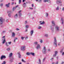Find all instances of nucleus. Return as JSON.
Masks as SVG:
<instances>
[{
  "instance_id": "1",
  "label": "nucleus",
  "mask_w": 64,
  "mask_h": 64,
  "mask_svg": "<svg viewBox=\"0 0 64 64\" xmlns=\"http://www.w3.org/2000/svg\"><path fill=\"white\" fill-rule=\"evenodd\" d=\"M5 21V19H3L2 17H0V24H3V23Z\"/></svg>"
},
{
  "instance_id": "2",
  "label": "nucleus",
  "mask_w": 64,
  "mask_h": 64,
  "mask_svg": "<svg viewBox=\"0 0 64 64\" xmlns=\"http://www.w3.org/2000/svg\"><path fill=\"white\" fill-rule=\"evenodd\" d=\"M54 42L53 43L54 45H55L56 47L57 46V40L56 37L54 38Z\"/></svg>"
},
{
  "instance_id": "3",
  "label": "nucleus",
  "mask_w": 64,
  "mask_h": 64,
  "mask_svg": "<svg viewBox=\"0 0 64 64\" xmlns=\"http://www.w3.org/2000/svg\"><path fill=\"white\" fill-rule=\"evenodd\" d=\"M60 27L58 26H56L55 27V30L56 31H59Z\"/></svg>"
},
{
  "instance_id": "4",
  "label": "nucleus",
  "mask_w": 64,
  "mask_h": 64,
  "mask_svg": "<svg viewBox=\"0 0 64 64\" xmlns=\"http://www.w3.org/2000/svg\"><path fill=\"white\" fill-rule=\"evenodd\" d=\"M52 24V26H56V24H55V22L54 20H52L51 22Z\"/></svg>"
},
{
  "instance_id": "5",
  "label": "nucleus",
  "mask_w": 64,
  "mask_h": 64,
  "mask_svg": "<svg viewBox=\"0 0 64 64\" xmlns=\"http://www.w3.org/2000/svg\"><path fill=\"white\" fill-rule=\"evenodd\" d=\"M8 16L9 17H11V12L10 11H8Z\"/></svg>"
},
{
  "instance_id": "6",
  "label": "nucleus",
  "mask_w": 64,
  "mask_h": 64,
  "mask_svg": "<svg viewBox=\"0 0 64 64\" xmlns=\"http://www.w3.org/2000/svg\"><path fill=\"white\" fill-rule=\"evenodd\" d=\"M56 4H59V3H62V2L60 0H58L56 1Z\"/></svg>"
},
{
  "instance_id": "7",
  "label": "nucleus",
  "mask_w": 64,
  "mask_h": 64,
  "mask_svg": "<svg viewBox=\"0 0 64 64\" xmlns=\"http://www.w3.org/2000/svg\"><path fill=\"white\" fill-rule=\"evenodd\" d=\"M22 11V10H20L18 12V15L20 17H21V15H22V13L21 12Z\"/></svg>"
},
{
  "instance_id": "8",
  "label": "nucleus",
  "mask_w": 64,
  "mask_h": 64,
  "mask_svg": "<svg viewBox=\"0 0 64 64\" xmlns=\"http://www.w3.org/2000/svg\"><path fill=\"white\" fill-rule=\"evenodd\" d=\"M39 23H40V25H43V24H45V22L44 21H43L42 22V21H40L39 22Z\"/></svg>"
},
{
  "instance_id": "9",
  "label": "nucleus",
  "mask_w": 64,
  "mask_h": 64,
  "mask_svg": "<svg viewBox=\"0 0 64 64\" xmlns=\"http://www.w3.org/2000/svg\"><path fill=\"white\" fill-rule=\"evenodd\" d=\"M6 56H5L2 55L1 56V57L0 58V59L1 60H2L3 58H4V59L6 58Z\"/></svg>"
},
{
  "instance_id": "10",
  "label": "nucleus",
  "mask_w": 64,
  "mask_h": 64,
  "mask_svg": "<svg viewBox=\"0 0 64 64\" xmlns=\"http://www.w3.org/2000/svg\"><path fill=\"white\" fill-rule=\"evenodd\" d=\"M34 32V30H32L30 32V36H32V35H33V33Z\"/></svg>"
},
{
  "instance_id": "11",
  "label": "nucleus",
  "mask_w": 64,
  "mask_h": 64,
  "mask_svg": "<svg viewBox=\"0 0 64 64\" xmlns=\"http://www.w3.org/2000/svg\"><path fill=\"white\" fill-rule=\"evenodd\" d=\"M15 36V33L14 32H12V36L13 38H14Z\"/></svg>"
},
{
  "instance_id": "12",
  "label": "nucleus",
  "mask_w": 64,
  "mask_h": 64,
  "mask_svg": "<svg viewBox=\"0 0 64 64\" xmlns=\"http://www.w3.org/2000/svg\"><path fill=\"white\" fill-rule=\"evenodd\" d=\"M42 52L44 54L46 53V48H44L42 50Z\"/></svg>"
},
{
  "instance_id": "13",
  "label": "nucleus",
  "mask_w": 64,
  "mask_h": 64,
  "mask_svg": "<svg viewBox=\"0 0 64 64\" xmlns=\"http://www.w3.org/2000/svg\"><path fill=\"white\" fill-rule=\"evenodd\" d=\"M36 48H41V46H40L39 44H38L36 46Z\"/></svg>"
},
{
  "instance_id": "14",
  "label": "nucleus",
  "mask_w": 64,
  "mask_h": 64,
  "mask_svg": "<svg viewBox=\"0 0 64 64\" xmlns=\"http://www.w3.org/2000/svg\"><path fill=\"white\" fill-rule=\"evenodd\" d=\"M56 11H59V6H58L56 8Z\"/></svg>"
},
{
  "instance_id": "15",
  "label": "nucleus",
  "mask_w": 64,
  "mask_h": 64,
  "mask_svg": "<svg viewBox=\"0 0 64 64\" xmlns=\"http://www.w3.org/2000/svg\"><path fill=\"white\" fill-rule=\"evenodd\" d=\"M34 44L35 46H36V45H38V42L35 41L34 42Z\"/></svg>"
},
{
  "instance_id": "16",
  "label": "nucleus",
  "mask_w": 64,
  "mask_h": 64,
  "mask_svg": "<svg viewBox=\"0 0 64 64\" xmlns=\"http://www.w3.org/2000/svg\"><path fill=\"white\" fill-rule=\"evenodd\" d=\"M17 39H18V38H14V43H15V42H16V40H17Z\"/></svg>"
},
{
  "instance_id": "17",
  "label": "nucleus",
  "mask_w": 64,
  "mask_h": 64,
  "mask_svg": "<svg viewBox=\"0 0 64 64\" xmlns=\"http://www.w3.org/2000/svg\"><path fill=\"white\" fill-rule=\"evenodd\" d=\"M4 40L3 39L2 40V41H3L2 42L3 44H4V43L5 42H6V40L5 39V38H4Z\"/></svg>"
},
{
  "instance_id": "18",
  "label": "nucleus",
  "mask_w": 64,
  "mask_h": 64,
  "mask_svg": "<svg viewBox=\"0 0 64 64\" xmlns=\"http://www.w3.org/2000/svg\"><path fill=\"white\" fill-rule=\"evenodd\" d=\"M10 4V3H9L7 4L6 5V6L7 7H9V5Z\"/></svg>"
},
{
  "instance_id": "19",
  "label": "nucleus",
  "mask_w": 64,
  "mask_h": 64,
  "mask_svg": "<svg viewBox=\"0 0 64 64\" xmlns=\"http://www.w3.org/2000/svg\"><path fill=\"white\" fill-rule=\"evenodd\" d=\"M23 7H24V8H25V7H26V4L25 3L24 4H23Z\"/></svg>"
},
{
  "instance_id": "20",
  "label": "nucleus",
  "mask_w": 64,
  "mask_h": 64,
  "mask_svg": "<svg viewBox=\"0 0 64 64\" xmlns=\"http://www.w3.org/2000/svg\"><path fill=\"white\" fill-rule=\"evenodd\" d=\"M18 17V14H16L14 16V18L16 19H17Z\"/></svg>"
},
{
  "instance_id": "21",
  "label": "nucleus",
  "mask_w": 64,
  "mask_h": 64,
  "mask_svg": "<svg viewBox=\"0 0 64 64\" xmlns=\"http://www.w3.org/2000/svg\"><path fill=\"white\" fill-rule=\"evenodd\" d=\"M55 54L54 55V57H55L56 56V54H57L58 52H57V51H56L55 52Z\"/></svg>"
},
{
  "instance_id": "22",
  "label": "nucleus",
  "mask_w": 64,
  "mask_h": 64,
  "mask_svg": "<svg viewBox=\"0 0 64 64\" xmlns=\"http://www.w3.org/2000/svg\"><path fill=\"white\" fill-rule=\"evenodd\" d=\"M39 63L38 64H41V60L40 58H38Z\"/></svg>"
},
{
  "instance_id": "23",
  "label": "nucleus",
  "mask_w": 64,
  "mask_h": 64,
  "mask_svg": "<svg viewBox=\"0 0 64 64\" xmlns=\"http://www.w3.org/2000/svg\"><path fill=\"white\" fill-rule=\"evenodd\" d=\"M12 53H11L10 54H9V57H12Z\"/></svg>"
},
{
  "instance_id": "24",
  "label": "nucleus",
  "mask_w": 64,
  "mask_h": 64,
  "mask_svg": "<svg viewBox=\"0 0 64 64\" xmlns=\"http://www.w3.org/2000/svg\"><path fill=\"white\" fill-rule=\"evenodd\" d=\"M30 54H31V55H32V56H35V54L34 53H32V52H30Z\"/></svg>"
},
{
  "instance_id": "25",
  "label": "nucleus",
  "mask_w": 64,
  "mask_h": 64,
  "mask_svg": "<svg viewBox=\"0 0 64 64\" xmlns=\"http://www.w3.org/2000/svg\"><path fill=\"white\" fill-rule=\"evenodd\" d=\"M29 27V26L28 25H26L25 26V27H26V29H27V28H28Z\"/></svg>"
},
{
  "instance_id": "26",
  "label": "nucleus",
  "mask_w": 64,
  "mask_h": 64,
  "mask_svg": "<svg viewBox=\"0 0 64 64\" xmlns=\"http://www.w3.org/2000/svg\"><path fill=\"white\" fill-rule=\"evenodd\" d=\"M42 0H38V3H40L42 2Z\"/></svg>"
},
{
  "instance_id": "27",
  "label": "nucleus",
  "mask_w": 64,
  "mask_h": 64,
  "mask_svg": "<svg viewBox=\"0 0 64 64\" xmlns=\"http://www.w3.org/2000/svg\"><path fill=\"white\" fill-rule=\"evenodd\" d=\"M18 57L19 58H21V55L20 54V53H18Z\"/></svg>"
},
{
  "instance_id": "28",
  "label": "nucleus",
  "mask_w": 64,
  "mask_h": 64,
  "mask_svg": "<svg viewBox=\"0 0 64 64\" xmlns=\"http://www.w3.org/2000/svg\"><path fill=\"white\" fill-rule=\"evenodd\" d=\"M5 45L6 46H7V47L9 46V44H8V43H7V42L6 43Z\"/></svg>"
},
{
  "instance_id": "29",
  "label": "nucleus",
  "mask_w": 64,
  "mask_h": 64,
  "mask_svg": "<svg viewBox=\"0 0 64 64\" xmlns=\"http://www.w3.org/2000/svg\"><path fill=\"white\" fill-rule=\"evenodd\" d=\"M45 37H48V34H46L44 35Z\"/></svg>"
},
{
  "instance_id": "30",
  "label": "nucleus",
  "mask_w": 64,
  "mask_h": 64,
  "mask_svg": "<svg viewBox=\"0 0 64 64\" xmlns=\"http://www.w3.org/2000/svg\"><path fill=\"white\" fill-rule=\"evenodd\" d=\"M51 30L52 32H53V31H54V28H51Z\"/></svg>"
},
{
  "instance_id": "31",
  "label": "nucleus",
  "mask_w": 64,
  "mask_h": 64,
  "mask_svg": "<svg viewBox=\"0 0 64 64\" xmlns=\"http://www.w3.org/2000/svg\"><path fill=\"white\" fill-rule=\"evenodd\" d=\"M26 46H24L21 47V48H25Z\"/></svg>"
},
{
  "instance_id": "32",
  "label": "nucleus",
  "mask_w": 64,
  "mask_h": 64,
  "mask_svg": "<svg viewBox=\"0 0 64 64\" xmlns=\"http://www.w3.org/2000/svg\"><path fill=\"white\" fill-rule=\"evenodd\" d=\"M26 54L27 55H30V53L29 52H28L26 53Z\"/></svg>"
},
{
  "instance_id": "33",
  "label": "nucleus",
  "mask_w": 64,
  "mask_h": 64,
  "mask_svg": "<svg viewBox=\"0 0 64 64\" xmlns=\"http://www.w3.org/2000/svg\"><path fill=\"white\" fill-rule=\"evenodd\" d=\"M15 9H16V8L14 7L12 9V11H14V10H15Z\"/></svg>"
},
{
  "instance_id": "34",
  "label": "nucleus",
  "mask_w": 64,
  "mask_h": 64,
  "mask_svg": "<svg viewBox=\"0 0 64 64\" xmlns=\"http://www.w3.org/2000/svg\"><path fill=\"white\" fill-rule=\"evenodd\" d=\"M24 23L25 24H27V23H28L27 21V20H26L24 22Z\"/></svg>"
},
{
  "instance_id": "35",
  "label": "nucleus",
  "mask_w": 64,
  "mask_h": 64,
  "mask_svg": "<svg viewBox=\"0 0 64 64\" xmlns=\"http://www.w3.org/2000/svg\"><path fill=\"white\" fill-rule=\"evenodd\" d=\"M40 43H43V40H40Z\"/></svg>"
},
{
  "instance_id": "36",
  "label": "nucleus",
  "mask_w": 64,
  "mask_h": 64,
  "mask_svg": "<svg viewBox=\"0 0 64 64\" xmlns=\"http://www.w3.org/2000/svg\"><path fill=\"white\" fill-rule=\"evenodd\" d=\"M47 2H48V3H50V4H51V1H50V0H48V1H47Z\"/></svg>"
},
{
  "instance_id": "37",
  "label": "nucleus",
  "mask_w": 64,
  "mask_h": 64,
  "mask_svg": "<svg viewBox=\"0 0 64 64\" xmlns=\"http://www.w3.org/2000/svg\"><path fill=\"white\" fill-rule=\"evenodd\" d=\"M42 27L41 26H39L38 28V29H41Z\"/></svg>"
},
{
  "instance_id": "38",
  "label": "nucleus",
  "mask_w": 64,
  "mask_h": 64,
  "mask_svg": "<svg viewBox=\"0 0 64 64\" xmlns=\"http://www.w3.org/2000/svg\"><path fill=\"white\" fill-rule=\"evenodd\" d=\"M21 50L22 51H24V50H25V48H22Z\"/></svg>"
},
{
  "instance_id": "39",
  "label": "nucleus",
  "mask_w": 64,
  "mask_h": 64,
  "mask_svg": "<svg viewBox=\"0 0 64 64\" xmlns=\"http://www.w3.org/2000/svg\"><path fill=\"white\" fill-rule=\"evenodd\" d=\"M24 38H25L24 37H22L21 38V39H22V40H24Z\"/></svg>"
},
{
  "instance_id": "40",
  "label": "nucleus",
  "mask_w": 64,
  "mask_h": 64,
  "mask_svg": "<svg viewBox=\"0 0 64 64\" xmlns=\"http://www.w3.org/2000/svg\"><path fill=\"white\" fill-rule=\"evenodd\" d=\"M10 48H7L6 49V50L7 51H10Z\"/></svg>"
},
{
  "instance_id": "41",
  "label": "nucleus",
  "mask_w": 64,
  "mask_h": 64,
  "mask_svg": "<svg viewBox=\"0 0 64 64\" xmlns=\"http://www.w3.org/2000/svg\"><path fill=\"white\" fill-rule=\"evenodd\" d=\"M48 0H44L43 1L44 2H45V3L46 2H47Z\"/></svg>"
},
{
  "instance_id": "42",
  "label": "nucleus",
  "mask_w": 64,
  "mask_h": 64,
  "mask_svg": "<svg viewBox=\"0 0 64 64\" xmlns=\"http://www.w3.org/2000/svg\"><path fill=\"white\" fill-rule=\"evenodd\" d=\"M48 13H46V17H48Z\"/></svg>"
},
{
  "instance_id": "43",
  "label": "nucleus",
  "mask_w": 64,
  "mask_h": 64,
  "mask_svg": "<svg viewBox=\"0 0 64 64\" xmlns=\"http://www.w3.org/2000/svg\"><path fill=\"white\" fill-rule=\"evenodd\" d=\"M19 6L18 5H17V6H15V7H14L16 9V8L18 7Z\"/></svg>"
},
{
  "instance_id": "44",
  "label": "nucleus",
  "mask_w": 64,
  "mask_h": 64,
  "mask_svg": "<svg viewBox=\"0 0 64 64\" xmlns=\"http://www.w3.org/2000/svg\"><path fill=\"white\" fill-rule=\"evenodd\" d=\"M3 4H0V6L1 7H2V6H3Z\"/></svg>"
},
{
  "instance_id": "45",
  "label": "nucleus",
  "mask_w": 64,
  "mask_h": 64,
  "mask_svg": "<svg viewBox=\"0 0 64 64\" xmlns=\"http://www.w3.org/2000/svg\"><path fill=\"white\" fill-rule=\"evenodd\" d=\"M22 61L23 62H25V61H24V60H23V59L22 60Z\"/></svg>"
},
{
  "instance_id": "46",
  "label": "nucleus",
  "mask_w": 64,
  "mask_h": 64,
  "mask_svg": "<svg viewBox=\"0 0 64 64\" xmlns=\"http://www.w3.org/2000/svg\"><path fill=\"white\" fill-rule=\"evenodd\" d=\"M6 64V62L5 61H4L3 62V63H2V64Z\"/></svg>"
},
{
  "instance_id": "47",
  "label": "nucleus",
  "mask_w": 64,
  "mask_h": 64,
  "mask_svg": "<svg viewBox=\"0 0 64 64\" xmlns=\"http://www.w3.org/2000/svg\"><path fill=\"white\" fill-rule=\"evenodd\" d=\"M5 32H6V31L4 30V31H3L2 33H5Z\"/></svg>"
},
{
  "instance_id": "48",
  "label": "nucleus",
  "mask_w": 64,
  "mask_h": 64,
  "mask_svg": "<svg viewBox=\"0 0 64 64\" xmlns=\"http://www.w3.org/2000/svg\"><path fill=\"white\" fill-rule=\"evenodd\" d=\"M21 0H19V4H20V3H21Z\"/></svg>"
},
{
  "instance_id": "49",
  "label": "nucleus",
  "mask_w": 64,
  "mask_h": 64,
  "mask_svg": "<svg viewBox=\"0 0 64 64\" xmlns=\"http://www.w3.org/2000/svg\"><path fill=\"white\" fill-rule=\"evenodd\" d=\"M8 44H11V42H8Z\"/></svg>"
},
{
  "instance_id": "50",
  "label": "nucleus",
  "mask_w": 64,
  "mask_h": 64,
  "mask_svg": "<svg viewBox=\"0 0 64 64\" xmlns=\"http://www.w3.org/2000/svg\"><path fill=\"white\" fill-rule=\"evenodd\" d=\"M16 30H17V31H18V30H20V29L17 28L16 29Z\"/></svg>"
},
{
  "instance_id": "51",
  "label": "nucleus",
  "mask_w": 64,
  "mask_h": 64,
  "mask_svg": "<svg viewBox=\"0 0 64 64\" xmlns=\"http://www.w3.org/2000/svg\"><path fill=\"white\" fill-rule=\"evenodd\" d=\"M14 4V2H12L11 5H13Z\"/></svg>"
},
{
  "instance_id": "52",
  "label": "nucleus",
  "mask_w": 64,
  "mask_h": 64,
  "mask_svg": "<svg viewBox=\"0 0 64 64\" xmlns=\"http://www.w3.org/2000/svg\"><path fill=\"white\" fill-rule=\"evenodd\" d=\"M62 11H64V7L62 8Z\"/></svg>"
},
{
  "instance_id": "53",
  "label": "nucleus",
  "mask_w": 64,
  "mask_h": 64,
  "mask_svg": "<svg viewBox=\"0 0 64 64\" xmlns=\"http://www.w3.org/2000/svg\"><path fill=\"white\" fill-rule=\"evenodd\" d=\"M30 8L31 10H32L33 9V8Z\"/></svg>"
},
{
  "instance_id": "54",
  "label": "nucleus",
  "mask_w": 64,
  "mask_h": 64,
  "mask_svg": "<svg viewBox=\"0 0 64 64\" xmlns=\"http://www.w3.org/2000/svg\"><path fill=\"white\" fill-rule=\"evenodd\" d=\"M32 7H33L34 6V4H32Z\"/></svg>"
},
{
  "instance_id": "55",
  "label": "nucleus",
  "mask_w": 64,
  "mask_h": 64,
  "mask_svg": "<svg viewBox=\"0 0 64 64\" xmlns=\"http://www.w3.org/2000/svg\"><path fill=\"white\" fill-rule=\"evenodd\" d=\"M63 20H63V18H62L61 19V21H63Z\"/></svg>"
},
{
  "instance_id": "56",
  "label": "nucleus",
  "mask_w": 64,
  "mask_h": 64,
  "mask_svg": "<svg viewBox=\"0 0 64 64\" xmlns=\"http://www.w3.org/2000/svg\"><path fill=\"white\" fill-rule=\"evenodd\" d=\"M56 64H58V62H57L56 63Z\"/></svg>"
},
{
  "instance_id": "57",
  "label": "nucleus",
  "mask_w": 64,
  "mask_h": 64,
  "mask_svg": "<svg viewBox=\"0 0 64 64\" xmlns=\"http://www.w3.org/2000/svg\"><path fill=\"white\" fill-rule=\"evenodd\" d=\"M28 31V29H26V31H25V32H27V31Z\"/></svg>"
},
{
  "instance_id": "58",
  "label": "nucleus",
  "mask_w": 64,
  "mask_h": 64,
  "mask_svg": "<svg viewBox=\"0 0 64 64\" xmlns=\"http://www.w3.org/2000/svg\"><path fill=\"white\" fill-rule=\"evenodd\" d=\"M26 39H26H28V37H26V38H25Z\"/></svg>"
},
{
  "instance_id": "59",
  "label": "nucleus",
  "mask_w": 64,
  "mask_h": 64,
  "mask_svg": "<svg viewBox=\"0 0 64 64\" xmlns=\"http://www.w3.org/2000/svg\"><path fill=\"white\" fill-rule=\"evenodd\" d=\"M64 52H63L62 54V55H64Z\"/></svg>"
},
{
  "instance_id": "60",
  "label": "nucleus",
  "mask_w": 64,
  "mask_h": 64,
  "mask_svg": "<svg viewBox=\"0 0 64 64\" xmlns=\"http://www.w3.org/2000/svg\"><path fill=\"white\" fill-rule=\"evenodd\" d=\"M62 52H63V50H61L60 51V52L61 53H62Z\"/></svg>"
},
{
  "instance_id": "61",
  "label": "nucleus",
  "mask_w": 64,
  "mask_h": 64,
  "mask_svg": "<svg viewBox=\"0 0 64 64\" xmlns=\"http://www.w3.org/2000/svg\"><path fill=\"white\" fill-rule=\"evenodd\" d=\"M26 0H23L22 2H24V1H25Z\"/></svg>"
},
{
  "instance_id": "62",
  "label": "nucleus",
  "mask_w": 64,
  "mask_h": 64,
  "mask_svg": "<svg viewBox=\"0 0 64 64\" xmlns=\"http://www.w3.org/2000/svg\"><path fill=\"white\" fill-rule=\"evenodd\" d=\"M5 36H3L2 37V38H5Z\"/></svg>"
},
{
  "instance_id": "63",
  "label": "nucleus",
  "mask_w": 64,
  "mask_h": 64,
  "mask_svg": "<svg viewBox=\"0 0 64 64\" xmlns=\"http://www.w3.org/2000/svg\"><path fill=\"white\" fill-rule=\"evenodd\" d=\"M55 64V62H52V64Z\"/></svg>"
},
{
  "instance_id": "64",
  "label": "nucleus",
  "mask_w": 64,
  "mask_h": 64,
  "mask_svg": "<svg viewBox=\"0 0 64 64\" xmlns=\"http://www.w3.org/2000/svg\"><path fill=\"white\" fill-rule=\"evenodd\" d=\"M60 44L59 43L58 44V46H60Z\"/></svg>"
}]
</instances>
